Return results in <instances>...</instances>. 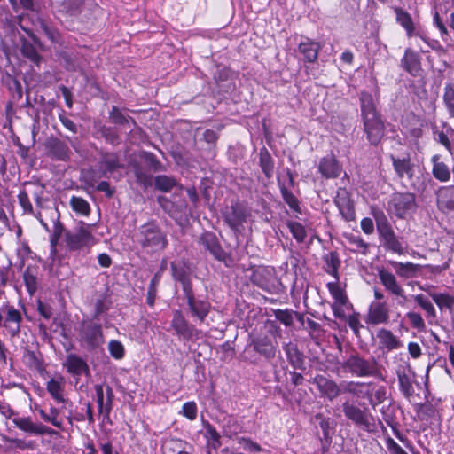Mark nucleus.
<instances>
[{
    "label": "nucleus",
    "mask_w": 454,
    "mask_h": 454,
    "mask_svg": "<svg viewBox=\"0 0 454 454\" xmlns=\"http://www.w3.org/2000/svg\"><path fill=\"white\" fill-rule=\"evenodd\" d=\"M259 166L266 178L270 179L274 175L275 163L269 150L263 146L259 152Z\"/></svg>",
    "instance_id": "obj_37"
},
{
    "label": "nucleus",
    "mask_w": 454,
    "mask_h": 454,
    "mask_svg": "<svg viewBox=\"0 0 454 454\" xmlns=\"http://www.w3.org/2000/svg\"><path fill=\"white\" fill-rule=\"evenodd\" d=\"M326 287L335 301L334 303H339L340 306H345L348 302V297L344 292V290L340 286L338 281L329 282L326 284Z\"/></svg>",
    "instance_id": "obj_44"
},
{
    "label": "nucleus",
    "mask_w": 454,
    "mask_h": 454,
    "mask_svg": "<svg viewBox=\"0 0 454 454\" xmlns=\"http://www.w3.org/2000/svg\"><path fill=\"white\" fill-rule=\"evenodd\" d=\"M183 294L190 316L200 323L204 322L212 308L210 301L207 299L197 298L193 288Z\"/></svg>",
    "instance_id": "obj_9"
},
{
    "label": "nucleus",
    "mask_w": 454,
    "mask_h": 454,
    "mask_svg": "<svg viewBox=\"0 0 454 454\" xmlns=\"http://www.w3.org/2000/svg\"><path fill=\"white\" fill-rule=\"evenodd\" d=\"M23 282L27 292L33 296L38 290V267L27 265L22 274Z\"/></svg>",
    "instance_id": "obj_33"
},
{
    "label": "nucleus",
    "mask_w": 454,
    "mask_h": 454,
    "mask_svg": "<svg viewBox=\"0 0 454 454\" xmlns=\"http://www.w3.org/2000/svg\"><path fill=\"white\" fill-rule=\"evenodd\" d=\"M378 275L386 289L393 294H397V282L395 275L384 268L379 270Z\"/></svg>",
    "instance_id": "obj_43"
},
{
    "label": "nucleus",
    "mask_w": 454,
    "mask_h": 454,
    "mask_svg": "<svg viewBox=\"0 0 454 454\" xmlns=\"http://www.w3.org/2000/svg\"><path fill=\"white\" fill-rule=\"evenodd\" d=\"M430 296L441 310L448 309L450 314L454 313V296L447 293H433Z\"/></svg>",
    "instance_id": "obj_41"
},
{
    "label": "nucleus",
    "mask_w": 454,
    "mask_h": 454,
    "mask_svg": "<svg viewBox=\"0 0 454 454\" xmlns=\"http://www.w3.org/2000/svg\"><path fill=\"white\" fill-rule=\"evenodd\" d=\"M342 411L344 416L356 427L367 432L373 431L374 419L368 408H360L352 403L345 402L342 404Z\"/></svg>",
    "instance_id": "obj_7"
},
{
    "label": "nucleus",
    "mask_w": 454,
    "mask_h": 454,
    "mask_svg": "<svg viewBox=\"0 0 454 454\" xmlns=\"http://www.w3.org/2000/svg\"><path fill=\"white\" fill-rule=\"evenodd\" d=\"M274 316L278 321L286 326H291L294 323L293 314L288 309H276Z\"/></svg>",
    "instance_id": "obj_63"
},
{
    "label": "nucleus",
    "mask_w": 454,
    "mask_h": 454,
    "mask_svg": "<svg viewBox=\"0 0 454 454\" xmlns=\"http://www.w3.org/2000/svg\"><path fill=\"white\" fill-rule=\"evenodd\" d=\"M41 27L44 35L51 43H59L60 42L61 35L56 27L50 26L44 22L42 23Z\"/></svg>",
    "instance_id": "obj_61"
},
{
    "label": "nucleus",
    "mask_w": 454,
    "mask_h": 454,
    "mask_svg": "<svg viewBox=\"0 0 454 454\" xmlns=\"http://www.w3.org/2000/svg\"><path fill=\"white\" fill-rule=\"evenodd\" d=\"M202 427L207 443L214 450L219 449L222 446V442L221 435L216 428L208 420L204 419L202 420Z\"/></svg>",
    "instance_id": "obj_40"
},
{
    "label": "nucleus",
    "mask_w": 454,
    "mask_h": 454,
    "mask_svg": "<svg viewBox=\"0 0 454 454\" xmlns=\"http://www.w3.org/2000/svg\"><path fill=\"white\" fill-rule=\"evenodd\" d=\"M292 236L298 243L304 242L307 238V231L305 227L298 222L295 221H288L286 223Z\"/></svg>",
    "instance_id": "obj_49"
},
{
    "label": "nucleus",
    "mask_w": 454,
    "mask_h": 454,
    "mask_svg": "<svg viewBox=\"0 0 454 454\" xmlns=\"http://www.w3.org/2000/svg\"><path fill=\"white\" fill-rule=\"evenodd\" d=\"M18 201L23 213L26 215H34V207L30 201L28 193L26 190H20L18 194Z\"/></svg>",
    "instance_id": "obj_57"
},
{
    "label": "nucleus",
    "mask_w": 454,
    "mask_h": 454,
    "mask_svg": "<svg viewBox=\"0 0 454 454\" xmlns=\"http://www.w3.org/2000/svg\"><path fill=\"white\" fill-rule=\"evenodd\" d=\"M414 168L415 165L411 162L410 159L399 160V177L403 179V184L405 187L414 186Z\"/></svg>",
    "instance_id": "obj_39"
},
{
    "label": "nucleus",
    "mask_w": 454,
    "mask_h": 454,
    "mask_svg": "<svg viewBox=\"0 0 454 454\" xmlns=\"http://www.w3.org/2000/svg\"><path fill=\"white\" fill-rule=\"evenodd\" d=\"M334 205L338 207L341 217L346 222L356 220L355 202L351 198V193L344 187H339L333 198Z\"/></svg>",
    "instance_id": "obj_11"
},
{
    "label": "nucleus",
    "mask_w": 454,
    "mask_h": 454,
    "mask_svg": "<svg viewBox=\"0 0 454 454\" xmlns=\"http://www.w3.org/2000/svg\"><path fill=\"white\" fill-rule=\"evenodd\" d=\"M377 337L379 339L380 344L383 348H386L388 350H392L397 348V339L391 331L387 329H380L377 333Z\"/></svg>",
    "instance_id": "obj_45"
},
{
    "label": "nucleus",
    "mask_w": 454,
    "mask_h": 454,
    "mask_svg": "<svg viewBox=\"0 0 454 454\" xmlns=\"http://www.w3.org/2000/svg\"><path fill=\"white\" fill-rule=\"evenodd\" d=\"M344 372L357 377H373L380 373L374 357L364 358L357 352L351 354L341 364Z\"/></svg>",
    "instance_id": "obj_4"
},
{
    "label": "nucleus",
    "mask_w": 454,
    "mask_h": 454,
    "mask_svg": "<svg viewBox=\"0 0 454 454\" xmlns=\"http://www.w3.org/2000/svg\"><path fill=\"white\" fill-rule=\"evenodd\" d=\"M251 346L256 353L264 356L266 359H271L276 355L275 346L271 339L267 335L253 338Z\"/></svg>",
    "instance_id": "obj_26"
},
{
    "label": "nucleus",
    "mask_w": 454,
    "mask_h": 454,
    "mask_svg": "<svg viewBox=\"0 0 454 454\" xmlns=\"http://www.w3.org/2000/svg\"><path fill=\"white\" fill-rule=\"evenodd\" d=\"M364 131L372 145H377L384 135V123L374 103L372 95L362 91L359 96Z\"/></svg>",
    "instance_id": "obj_2"
},
{
    "label": "nucleus",
    "mask_w": 454,
    "mask_h": 454,
    "mask_svg": "<svg viewBox=\"0 0 454 454\" xmlns=\"http://www.w3.org/2000/svg\"><path fill=\"white\" fill-rule=\"evenodd\" d=\"M5 317L3 327L6 329L11 338L19 337L21 331L23 317L21 312L12 305H6Z\"/></svg>",
    "instance_id": "obj_17"
},
{
    "label": "nucleus",
    "mask_w": 454,
    "mask_h": 454,
    "mask_svg": "<svg viewBox=\"0 0 454 454\" xmlns=\"http://www.w3.org/2000/svg\"><path fill=\"white\" fill-rule=\"evenodd\" d=\"M22 55L28 59L33 64L40 66L42 56L38 53L36 48L29 42L25 41L21 45Z\"/></svg>",
    "instance_id": "obj_46"
},
{
    "label": "nucleus",
    "mask_w": 454,
    "mask_h": 454,
    "mask_svg": "<svg viewBox=\"0 0 454 454\" xmlns=\"http://www.w3.org/2000/svg\"><path fill=\"white\" fill-rule=\"evenodd\" d=\"M12 423L20 430L38 435L53 434L55 432L49 427L43 424H35L30 417H15Z\"/></svg>",
    "instance_id": "obj_21"
},
{
    "label": "nucleus",
    "mask_w": 454,
    "mask_h": 454,
    "mask_svg": "<svg viewBox=\"0 0 454 454\" xmlns=\"http://www.w3.org/2000/svg\"><path fill=\"white\" fill-rule=\"evenodd\" d=\"M154 184L156 189L165 192H170L176 185L175 178L166 175L157 176Z\"/></svg>",
    "instance_id": "obj_52"
},
{
    "label": "nucleus",
    "mask_w": 454,
    "mask_h": 454,
    "mask_svg": "<svg viewBox=\"0 0 454 454\" xmlns=\"http://www.w3.org/2000/svg\"><path fill=\"white\" fill-rule=\"evenodd\" d=\"M415 207V196L411 192L399 193V212L412 210ZM399 216L401 214L399 213Z\"/></svg>",
    "instance_id": "obj_54"
},
{
    "label": "nucleus",
    "mask_w": 454,
    "mask_h": 454,
    "mask_svg": "<svg viewBox=\"0 0 454 454\" xmlns=\"http://www.w3.org/2000/svg\"><path fill=\"white\" fill-rule=\"evenodd\" d=\"M109 119L115 125L124 126L129 123V121L133 124L136 123L135 120L130 116L124 115L120 108L116 106H113L109 112Z\"/></svg>",
    "instance_id": "obj_47"
},
{
    "label": "nucleus",
    "mask_w": 454,
    "mask_h": 454,
    "mask_svg": "<svg viewBox=\"0 0 454 454\" xmlns=\"http://www.w3.org/2000/svg\"><path fill=\"white\" fill-rule=\"evenodd\" d=\"M389 320V306L386 301H373L369 305L365 322L369 325L386 324Z\"/></svg>",
    "instance_id": "obj_15"
},
{
    "label": "nucleus",
    "mask_w": 454,
    "mask_h": 454,
    "mask_svg": "<svg viewBox=\"0 0 454 454\" xmlns=\"http://www.w3.org/2000/svg\"><path fill=\"white\" fill-rule=\"evenodd\" d=\"M271 272L265 267H257L252 270L249 277L251 283L264 291H270L271 287Z\"/></svg>",
    "instance_id": "obj_30"
},
{
    "label": "nucleus",
    "mask_w": 454,
    "mask_h": 454,
    "mask_svg": "<svg viewBox=\"0 0 454 454\" xmlns=\"http://www.w3.org/2000/svg\"><path fill=\"white\" fill-rule=\"evenodd\" d=\"M64 241L67 249L70 252H90L96 244V239L90 231V225L83 223L74 232L68 230L65 231Z\"/></svg>",
    "instance_id": "obj_5"
},
{
    "label": "nucleus",
    "mask_w": 454,
    "mask_h": 454,
    "mask_svg": "<svg viewBox=\"0 0 454 454\" xmlns=\"http://www.w3.org/2000/svg\"><path fill=\"white\" fill-rule=\"evenodd\" d=\"M179 414L189 419L190 421H193L197 418L198 414V406L194 401H189L183 404Z\"/></svg>",
    "instance_id": "obj_56"
},
{
    "label": "nucleus",
    "mask_w": 454,
    "mask_h": 454,
    "mask_svg": "<svg viewBox=\"0 0 454 454\" xmlns=\"http://www.w3.org/2000/svg\"><path fill=\"white\" fill-rule=\"evenodd\" d=\"M108 350L112 357L120 360L125 356V348L123 344L116 340H112L108 343Z\"/></svg>",
    "instance_id": "obj_58"
},
{
    "label": "nucleus",
    "mask_w": 454,
    "mask_h": 454,
    "mask_svg": "<svg viewBox=\"0 0 454 454\" xmlns=\"http://www.w3.org/2000/svg\"><path fill=\"white\" fill-rule=\"evenodd\" d=\"M98 414L104 420L110 421V414L114 408V394L111 386L97 384L94 387Z\"/></svg>",
    "instance_id": "obj_10"
},
{
    "label": "nucleus",
    "mask_w": 454,
    "mask_h": 454,
    "mask_svg": "<svg viewBox=\"0 0 454 454\" xmlns=\"http://www.w3.org/2000/svg\"><path fill=\"white\" fill-rule=\"evenodd\" d=\"M438 207L443 211H454V186L442 187L438 192Z\"/></svg>",
    "instance_id": "obj_38"
},
{
    "label": "nucleus",
    "mask_w": 454,
    "mask_h": 454,
    "mask_svg": "<svg viewBox=\"0 0 454 454\" xmlns=\"http://www.w3.org/2000/svg\"><path fill=\"white\" fill-rule=\"evenodd\" d=\"M399 387L403 395L409 400L410 403L416 402V396L414 395V387L407 376L399 375Z\"/></svg>",
    "instance_id": "obj_50"
},
{
    "label": "nucleus",
    "mask_w": 454,
    "mask_h": 454,
    "mask_svg": "<svg viewBox=\"0 0 454 454\" xmlns=\"http://www.w3.org/2000/svg\"><path fill=\"white\" fill-rule=\"evenodd\" d=\"M241 431V426L233 417H229L223 427V434L225 437L232 439Z\"/></svg>",
    "instance_id": "obj_51"
},
{
    "label": "nucleus",
    "mask_w": 454,
    "mask_h": 454,
    "mask_svg": "<svg viewBox=\"0 0 454 454\" xmlns=\"http://www.w3.org/2000/svg\"><path fill=\"white\" fill-rule=\"evenodd\" d=\"M81 336L89 349H96L104 342L102 325L94 319L82 323Z\"/></svg>",
    "instance_id": "obj_12"
},
{
    "label": "nucleus",
    "mask_w": 454,
    "mask_h": 454,
    "mask_svg": "<svg viewBox=\"0 0 454 454\" xmlns=\"http://www.w3.org/2000/svg\"><path fill=\"white\" fill-rule=\"evenodd\" d=\"M47 155L59 161H68L70 160L71 151L66 142L57 138L51 137L44 144Z\"/></svg>",
    "instance_id": "obj_18"
},
{
    "label": "nucleus",
    "mask_w": 454,
    "mask_h": 454,
    "mask_svg": "<svg viewBox=\"0 0 454 454\" xmlns=\"http://www.w3.org/2000/svg\"><path fill=\"white\" fill-rule=\"evenodd\" d=\"M238 443L241 444L244 450L249 452L259 453L262 451L261 445L248 437L238 438Z\"/></svg>",
    "instance_id": "obj_62"
},
{
    "label": "nucleus",
    "mask_w": 454,
    "mask_h": 454,
    "mask_svg": "<svg viewBox=\"0 0 454 454\" xmlns=\"http://www.w3.org/2000/svg\"><path fill=\"white\" fill-rule=\"evenodd\" d=\"M399 24L403 27L408 38L419 37L425 40V31L418 20L399 9Z\"/></svg>",
    "instance_id": "obj_23"
},
{
    "label": "nucleus",
    "mask_w": 454,
    "mask_h": 454,
    "mask_svg": "<svg viewBox=\"0 0 454 454\" xmlns=\"http://www.w3.org/2000/svg\"><path fill=\"white\" fill-rule=\"evenodd\" d=\"M433 163L432 174L434 177L442 183L448 182L450 179V171L449 167L441 161V156L434 154L431 158Z\"/></svg>",
    "instance_id": "obj_36"
},
{
    "label": "nucleus",
    "mask_w": 454,
    "mask_h": 454,
    "mask_svg": "<svg viewBox=\"0 0 454 454\" xmlns=\"http://www.w3.org/2000/svg\"><path fill=\"white\" fill-rule=\"evenodd\" d=\"M51 7L59 19L92 24L98 7L90 0H51Z\"/></svg>",
    "instance_id": "obj_1"
},
{
    "label": "nucleus",
    "mask_w": 454,
    "mask_h": 454,
    "mask_svg": "<svg viewBox=\"0 0 454 454\" xmlns=\"http://www.w3.org/2000/svg\"><path fill=\"white\" fill-rule=\"evenodd\" d=\"M69 204L72 210L77 215L88 216L90 214V206L89 202L82 197L73 195L70 198Z\"/></svg>",
    "instance_id": "obj_42"
},
{
    "label": "nucleus",
    "mask_w": 454,
    "mask_h": 454,
    "mask_svg": "<svg viewBox=\"0 0 454 454\" xmlns=\"http://www.w3.org/2000/svg\"><path fill=\"white\" fill-rule=\"evenodd\" d=\"M101 175L100 173H98L93 168H89L82 174V181L84 184L89 187H95V184H97L98 180L101 177H98Z\"/></svg>",
    "instance_id": "obj_64"
},
{
    "label": "nucleus",
    "mask_w": 454,
    "mask_h": 454,
    "mask_svg": "<svg viewBox=\"0 0 454 454\" xmlns=\"http://www.w3.org/2000/svg\"><path fill=\"white\" fill-rule=\"evenodd\" d=\"M157 201L163 211L176 221L181 220L185 214L187 205L184 200L174 202L165 196H158Z\"/></svg>",
    "instance_id": "obj_24"
},
{
    "label": "nucleus",
    "mask_w": 454,
    "mask_h": 454,
    "mask_svg": "<svg viewBox=\"0 0 454 454\" xmlns=\"http://www.w3.org/2000/svg\"><path fill=\"white\" fill-rule=\"evenodd\" d=\"M101 137L106 140V143L112 145H117L121 142V138L117 131L113 127L102 126L99 129Z\"/></svg>",
    "instance_id": "obj_53"
},
{
    "label": "nucleus",
    "mask_w": 454,
    "mask_h": 454,
    "mask_svg": "<svg viewBox=\"0 0 454 454\" xmlns=\"http://www.w3.org/2000/svg\"><path fill=\"white\" fill-rule=\"evenodd\" d=\"M63 366L67 369V372L73 376H81L83 373L90 372L87 362L75 354H69Z\"/></svg>",
    "instance_id": "obj_27"
},
{
    "label": "nucleus",
    "mask_w": 454,
    "mask_h": 454,
    "mask_svg": "<svg viewBox=\"0 0 454 454\" xmlns=\"http://www.w3.org/2000/svg\"><path fill=\"white\" fill-rule=\"evenodd\" d=\"M323 261L325 263V270L327 274L333 277L336 281H339V269L341 264L340 255L336 251H331L323 256Z\"/></svg>",
    "instance_id": "obj_35"
},
{
    "label": "nucleus",
    "mask_w": 454,
    "mask_h": 454,
    "mask_svg": "<svg viewBox=\"0 0 454 454\" xmlns=\"http://www.w3.org/2000/svg\"><path fill=\"white\" fill-rule=\"evenodd\" d=\"M402 63L403 69L407 71L411 75H420L421 63L419 55L417 52L411 51V49H407L402 59Z\"/></svg>",
    "instance_id": "obj_31"
},
{
    "label": "nucleus",
    "mask_w": 454,
    "mask_h": 454,
    "mask_svg": "<svg viewBox=\"0 0 454 454\" xmlns=\"http://www.w3.org/2000/svg\"><path fill=\"white\" fill-rule=\"evenodd\" d=\"M46 390L57 403H66L67 400L64 396L65 379L62 375L59 374L48 380L46 382Z\"/></svg>",
    "instance_id": "obj_29"
},
{
    "label": "nucleus",
    "mask_w": 454,
    "mask_h": 454,
    "mask_svg": "<svg viewBox=\"0 0 454 454\" xmlns=\"http://www.w3.org/2000/svg\"><path fill=\"white\" fill-rule=\"evenodd\" d=\"M199 243L218 262L229 266L232 262L231 256L222 247L217 236L212 231H206L199 238Z\"/></svg>",
    "instance_id": "obj_8"
},
{
    "label": "nucleus",
    "mask_w": 454,
    "mask_h": 454,
    "mask_svg": "<svg viewBox=\"0 0 454 454\" xmlns=\"http://www.w3.org/2000/svg\"><path fill=\"white\" fill-rule=\"evenodd\" d=\"M135 240L143 250L153 254L165 250L168 245L166 232L154 219L138 227Z\"/></svg>",
    "instance_id": "obj_3"
},
{
    "label": "nucleus",
    "mask_w": 454,
    "mask_h": 454,
    "mask_svg": "<svg viewBox=\"0 0 454 454\" xmlns=\"http://www.w3.org/2000/svg\"><path fill=\"white\" fill-rule=\"evenodd\" d=\"M419 270V266L418 264L399 262V276L413 277Z\"/></svg>",
    "instance_id": "obj_60"
},
{
    "label": "nucleus",
    "mask_w": 454,
    "mask_h": 454,
    "mask_svg": "<svg viewBox=\"0 0 454 454\" xmlns=\"http://www.w3.org/2000/svg\"><path fill=\"white\" fill-rule=\"evenodd\" d=\"M415 301L427 312V317H436V311H435L434 305L423 294H418L415 297Z\"/></svg>",
    "instance_id": "obj_59"
},
{
    "label": "nucleus",
    "mask_w": 454,
    "mask_h": 454,
    "mask_svg": "<svg viewBox=\"0 0 454 454\" xmlns=\"http://www.w3.org/2000/svg\"><path fill=\"white\" fill-rule=\"evenodd\" d=\"M310 382L317 386L321 396L330 401L334 400L340 395L341 390L338 384L322 374H316Z\"/></svg>",
    "instance_id": "obj_20"
},
{
    "label": "nucleus",
    "mask_w": 454,
    "mask_h": 454,
    "mask_svg": "<svg viewBox=\"0 0 454 454\" xmlns=\"http://www.w3.org/2000/svg\"><path fill=\"white\" fill-rule=\"evenodd\" d=\"M442 99L450 118L454 119V86L451 83L446 84Z\"/></svg>",
    "instance_id": "obj_48"
},
{
    "label": "nucleus",
    "mask_w": 454,
    "mask_h": 454,
    "mask_svg": "<svg viewBox=\"0 0 454 454\" xmlns=\"http://www.w3.org/2000/svg\"><path fill=\"white\" fill-rule=\"evenodd\" d=\"M278 184L283 200L294 214L295 217H298V215L302 213L300 200L285 184L281 183L279 180Z\"/></svg>",
    "instance_id": "obj_34"
},
{
    "label": "nucleus",
    "mask_w": 454,
    "mask_h": 454,
    "mask_svg": "<svg viewBox=\"0 0 454 454\" xmlns=\"http://www.w3.org/2000/svg\"><path fill=\"white\" fill-rule=\"evenodd\" d=\"M344 237L349 244L356 247L357 252H360L364 254L367 253L369 246L361 236L354 235L352 233H346Z\"/></svg>",
    "instance_id": "obj_55"
},
{
    "label": "nucleus",
    "mask_w": 454,
    "mask_h": 454,
    "mask_svg": "<svg viewBox=\"0 0 454 454\" xmlns=\"http://www.w3.org/2000/svg\"><path fill=\"white\" fill-rule=\"evenodd\" d=\"M321 48V44L318 42L307 36H302L301 41L298 43V52L302 56V60L306 63H316Z\"/></svg>",
    "instance_id": "obj_22"
},
{
    "label": "nucleus",
    "mask_w": 454,
    "mask_h": 454,
    "mask_svg": "<svg viewBox=\"0 0 454 454\" xmlns=\"http://www.w3.org/2000/svg\"><path fill=\"white\" fill-rule=\"evenodd\" d=\"M377 230L381 245L389 251L397 252V238L387 220L383 217L377 220Z\"/></svg>",
    "instance_id": "obj_19"
},
{
    "label": "nucleus",
    "mask_w": 454,
    "mask_h": 454,
    "mask_svg": "<svg viewBox=\"0 0 454 454\" xmlns=\"http://www.w3.org/2000/svg\"><path fill=\"white\" fill-rule=\"evenodd\" d=\"M25 364L31 370H35L40 375L46 372V366L41 352L26 349L23 355Z\"/></svg>",
    "instance_id": "obj_32"
},
{
    "label": "nucleus",
    "mask_w": 454,
    "mask_h": 454,
    "mask_svg": "<svg viewBox=\"0 0 454 454\" xmlns=\"http://www.w3.org/2000/svg\"><path fill=\"white\" fill-rule=\"evenodd\" d=\"M100 155L101 175L98 177H109V174L122 167L116 153L102 152Z\"/></svg>",
    "instance_id": "obj_28"
},
{
    "label": "nucleus",
    "mask_w": 454,
    "mask_h": 454,
    "mask_svg": "<svg viewBox=\"0 0 454 454\" xmlns=\"http://www.w3.org/2000/svg\"><path fill=\"white\" fill-rule=\"evenodd\" d=\"M170 325L178 337L184 340H192L194 333L197 332L196 327L189 323L183 315V312L179 309H176L173 312V318Z\"/></svg>",
    "instance_id": "obj_16"
},
{
    "label": "nucleus",
    "mask_w": 454,
    "mask_h": 454,
    "mask_svg": "<svg viewBox=\"0 0 454 454\" xmlns=\"http://www.w3.org/2000/svg\"><path fill=\"white\" fill-rule=\"evenodd\" d=\"M317 171L325 179H335L340 176L342 165L336 155L331 152L319 160Z\"/></svg>",
    "instance_id": "obj_14"
},
{
    "label": "nucleus",
    "mask_w": 454,
    "mask_h": 454,
    "mask_svg": "<svg viewBox=\"0 0 454 454\" xmlns=\"http://www.w3.org/2000/svg\"><path fill=\"white\" fill-rule=\"evenodd\" d=\"M170 272L173 280L181 285L183 293L193 288L192 270L188 262L185 260L171 262Z\"/></svg>",
    "instance_id": "obj_13"
},
{
    "label": "nucleus",
    "mask_w": 454,
    "mask_h": 454,
    "mask_svg": "<svg viewBox=\"0 0 454 454\" xmlns=\"http://www.w3.org/2000/svg\"><path fill=\"white\" fill-rule=\"evenodd\" d=\"M283 350L288 363L294 370L304 371L306 369L305 356L296 344L293 342L286 343L283 345Z\"/></svg>",
    "instance_id": "obj_25"
},
{
    "label": "nucleus",
    "mask_w": 454,
    "mask_h": 454,
    "mask_svg": "<svg viewBox=\"0 0 454 454\" xmlns=\"http://www.w3.org/2000/svg\"><path fill=\"white\" fill-rule=\"evenodd\" d=\"M250 215V211L239 200L232 201L222 212L224 223L236 234H240L245 230L244 224Z\"/></svg>",
    "instance_id": "obj_6"
}]
</instances>
